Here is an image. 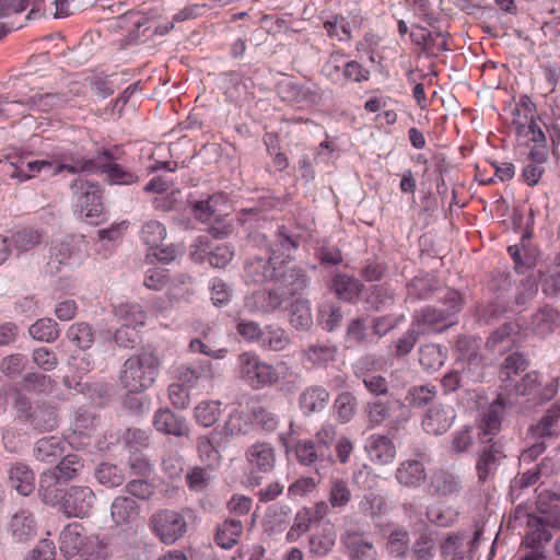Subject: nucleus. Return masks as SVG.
Instances as JSON below:
<instances>
[{
    "mask_svg": "<svg viewBox=\"0 0 560 560\" xmlns=\"http://www.w3.org/2000/svg\"><path fill=\"white\" fill-rule=\"evenodd\" d=\"M276 203L277 199L266 200L260 208L242 209L237 213L238 223L249 231V241L262 248V254L245 264L246 279L261 287L247 299V305L266 314L280 306V255L268 240L269 236H280Z\"/></svg>",
    "mask_w": 560,
    "mask_h": 560,
    "instance_id": "nucleus-1",
    "label": "nucleus"
},
{
    "mask_svg": "<svg viewBox=\"0 0 560 560\" xmlns=\"http://www.w3.org/2000/svg\"><path fill=\"white\" fill-rule=\"evenodd\" d=\"M18 153L19 163V182L28 180L42 172L48 176H56L63 172L69 174H78L79 170L85 166L89 170V165L92 163L81 164L78 160V153L72 152L62 145H57L50 150L42 160H31L32 153Z\"/></svg>",
    "mask_w": 560,
    "mask_h": 560,
    "instance_id": "nucleus-2",
    "label": "nucleus"
},
{
    "mask_svg": "<svg viewBox=\"0 0 560 560\" xmlns=\"http://www.w3.org/2000/svg\"><path fill=\"white\" fill-rule=\"evenodd\" d=\"M160 366L159 355L143 348L122 363L118 375L119 384L130 394L143 393L154 384Z\"/></svg>",
    "mask_w": 560,
    "mask_h": 560,
    "instance_id": "nucleus-3",
    "label": "nucleus"
},
{
    "mask_svg": "<svg viewBox=\"0 0 560 560\" xmlns=\"http://www.w3.org/2000/svg\"><path fill=\"white\" fill-rule=\"evenodd\" d=\"M10 395L13 399V407L18 418L23 420L32 430L50 432L59 425L58 407L49 400L32 404L30 397L20 388H11Z\"/></svg>",
    "mask_w": 560,
    "mask_h": 560,
    "instance_id": "nucleus-4",
    "label": "nucleus"
},
{
    "mask_svg": "<svg viewBox=\"0 0 560 560\" xmlns=\"http://www.w3.org/2000/svg\"><path fill=\"white\" fill-rule=\"evenodd\" d=\"M439 305H427L415 315V324L443 332L455 323L447 320L460 312L464 299L459 291L446 289L444 294L438 296Z\"/></svg>",
    "mask_w": 560,
    "mask_h": 560,
    "instance_id": "nucleus-5",
    "label": "nucleus"
},
{
    "mask_svg": "<svg viewBox=\"0 0 560 560\" xmlns=\"http://www.w3.org/2000/svg\"><path fill=\"white\" fill-rule=\"evenodd\" d=\"M70 190L79 218L93 225L105 221L103 188L98 183L78 177L71 182Z\"/></svg>",
    "mask_w": 560,
    "mask_h": 560,
    "instance_id": "nucleus-6",
    "label": "nucleus"
},
{
    "mask_svg": "<svg viewBox=\"0 0 560 560\" xmlns=\"http://www.w3.org/2000/svg\"><path fill=\"white\" fill-rule=\"evenodd\" d=\"M84 468V462L78 454H68L49 470L39 477V493L44 502H51L56 498V489L62 483L75 479Z\"/></svg>",
    "mask_w": 560,
    "mask_h": 560,
    "instance_id": "nucleus-7",
    "label": "nucleus"
},
{
    "mask_svg": "<svg viewBox=\"0 0 560 560\" xmlns=\"http://www.w3.org/2000/svg\"><path fill=\"white\" fill-rule=\"evenodd\" d=\"M95 494L85 486H71L56 489V498L45 504L57 508L67 517H85L92 512Z\"/></svg>",
    "mask_w": 560,
    "mask_h": 560,
    "instance_id": "nucleus-8",
    "label": "nucleus"
},
{
    "mask_svg": "<svg viewBox=\"0 0 560 560\" xmlns=\"http://www.w3.org/2000/svg\"><path fill=\"white\" fill-rule=\"evenodd\" d=\"M78 160L81 164L92 163L89 165V170H85V166L82 170H79V173H102L106 174L107 180L112 185H132L139 180V176L124 168L120 164H118L117 156L110 150H102L96 158L93 159H84L78 154Z\"/></svg>",
    "mask_w": 560,
    "mask_h": 560,
    "instance_id": "nucleus-9",
    "label": "nucleus"
},
{
    "mask_svg": "<svg viewBox=\"0 0 560 560\" xmlns=\"http://www.w3.org/2000/svg\"><path fill=\"white\" fill-rule=\"evenodd\" d=\"M476 472L478 481L486 483L493 479L499 468L508 458L505 443L501 439L478 440Z\"/></svg>",
    "mask_w": 560,
    "mask_h": 560,
    "instance_id": "nucleus-10",
    "label": "nucleus"
},
{
    "mask_svg": "<svg viewBox=\"0 0 560 560\" xmlns=\"http://www.w3.org/2000/svg\"><path fill=\"white\" fill-rule=\"evenodd\" d=\"M240 376L253 388H261L278 381L276 369L260 361L259 357L252 352H243L238 355Z\"/></svg>",
    "mask_w": 560,
    "mask_h": 560,
    "instance_id": "nucleus-11",
    "label": "nucleus"
},
{
    "mask_svg": "<svg viewBox=\"0 0 560 560\" xmlns=\"http://www.w3.org/2000/svg\"><path fill=\"white\" fill-rule=\"evenodd\" d=\"M150 527L159 539L172 545L177 541L187 530L185 516L173 510H162L150 517Z\"/></svg>",
    "mask_w": 560,
    "mask_h": 560,
    "instance_id": "nucleus-12",
    "label": "nucleus"
},
{
    "mask_svg": "<svg viewBox=\"0 0 560 560\" xmlns=\"http://www.w3.org/2000/svg\"><path fill=\"white\" fill-rule=\"evenodd\" d=\"M233 421L234 418L231 417L221 430L215 429L210 433V435H202L198 438L197 450L199 458L207 468L212 469L219 465L221 455L218 447L220 446L223 436L234 434V430L232 428Z\"/></svg>",
    "mask_w": 560,
    "mask_h": 560,
    "instance_id": "nucleus-13",
    "label": "nucleus"
},
{
    "mask_svg": "<svg viewBox=\"0 0 560 560\" xmlns=\"http://www.w3.org/2000/svg\"><path fill=\"white\" fill-rule=\"evenodd\" d=\"M174 381L190 390L198 386L201 381H212L214 372L212 363L208 360H198L184 363L173 369Z\"/></svg>",
    "mask_w": 560,
    "mask_h": 560,
    "instance_id": "nucleus-14",
    "label": "nucleus"
},
{
    "mask_svg": "<svg viewBox=\"0 0 560 560\" xmlns=\"http://www.w3.org/2000/svg\"><path fill=\"white\" fill-rule=\"evenodd\" d=\"M81 242L82 240L74 235H66L61 240L52 242L49 249L47 271L50 275L58 273L61 266L68 265L71 258L80 254Z\"/></svg>",
    "mask_w": 560,
    "mask_h": 560,
    "instance_id": "nucleus-15",
    "label": "nucleus"
},
{
    "mask_svg": "<svg viewBox=\"0 0 560 560\" xmlns=\"http://www.w3.org/2000/svg\"><path fill=\"white\" fill-rule=\"evenodd\" d=\"M407 404L400 398L392 396L375 398L365 406V413L369 425L372 428L380 427L393 419L395 410L406 411Z\"/></svg>",
    "mask_w": 560,
    "mask_h": 560,
    "instance_id": "nucleus-16",
    "label": "nucleus"
},
{
    "mask_svg": "<svg viewBox=\"0 0 560 560\" xmlns=\"http://www.w3.org/2000/svg\"><path fill=\"white\" fill-rule=\"evenodd\" d=\"M505 406L506 401L502 395H499L489 405L478 424V440H494L493 436L497 435L502 429V420L505 416Z\"/></svg>",
    "mask_w": 560,
    "mask_h": 560,
    "instance_id": "nucleus-17",
    "label": "nucleus"
},
{
    "mask_svg": "<svg viewBox=\"0 0 560 560\" xmlns=\"http://www.w3.org/2000/svg\"><path fill=\"white\" fill-rule=\"evenodd\" d=\"M153 427L156 431L176 438H189L190 428L183 416H178L170 408H159L153 416Z\"/></svg>",
    "mask_w": 560,
    "mask_h": 560,
    "instance_id": "nucleus-18",
    "label": "nucleus"
},
{
    "mask_svg": "<svg viewBox=\"0 0 560 560\" xmlns=\"http://www.w3.org/2000/svg\"><path fill=\"white\" fill-rule=\"evenodd\" d=\"M8 485L19 494L28 497L35 490V474L28 464L22 460L11 463L8 470Z\"/></svg>",
    "mask_w": 560,
    "mask_h": 560,
    "instance_id": "nucleus-19",
    "label": "nucleus"
},
{
    "mask_svg": "<svg viewBox=\"0 0 560 560\" xmlns=\"http://www.w3.org/2000/svg\"><path fill=\"white\" fill-rule=\"evenodd\" d=\"M454 418L443 404L432 405L422 418V428L429 434L442 435L452 427Z\"/></svg>",
    "mask_w": 560,
    "mask_h": 560,
    "instance_id": "nucleus-20",
    "label": "nucleus"
},
{
    "mask_svg": "<svg viewBox=\"0 0 560 560\" xmlns=\"http://www.w3.org/2000/svg\"><path fill=\"white\" fill-rule=\"evenodd\" d=\"M560 432V405H551L537 423L528 428V435L533 439L557 436Z\"/></svg>",
    "mask_w": 560,
    "mask_h": 560,
    "instance_id": "nucleus-21",
    "label": "nucleus"
},
{
    "mask_svg": "<svg viewBox=\"0 0 560 560\" xmlns=\"http://www.w3.org/2000/svg\"><path fill=\"white\" fill-rule=\"evenodd\" d=\"M429 489L434 497L447 498L459 494L462 486L457 476L445 469H439L430 476Z\"/></svg>",
    "mask_w": 560,
    "mask_h": 560,
    "instance_id": "nucleus-22",
    "label": "nucleus"
},
{
    "mask_svg": "<svg viewBox=\"0 0 560 560\" xmlns=\"http://www.w3.org/2000/svg\"><path fill=\"white\" fill-rule=\"evenodd\" d=\"M363 288L364 285L359 279L346 273L335 275L330 282V289L336 296L352 304L358 302Z\"/></svg>",
    "mask_w": 560,
    "mask_h": 560,
    "instance_id": "nucleus-23",
    "label": "nucleus"
},
{
    "mask_svg": "<svg viewBox=\"0 0 560 560\" xmlns=\"http://www.w3.org/2000/svg\"><path fill=\"white\" fill-rule=\"evenodd\" d=\"M8 533L18 542L30 540L36 534L33 514L27 510H20L14 513L9 522Z\"/></svg>",
    "mask_w": 560,
    "mask_h": 560,
    "instance_id": "nucleus-24",
    "label": "nucleus"
},
{
    "mask_svg": "<svg viewBox=\"0 0 560 560\" xmlns=\"http://www.w3.org/2000/svg\"><path fill=\"white\" fill-rule=\"evenodd\" d=\"M395 477L404 487L418 488L425 481L427 470L422 462L407 459L399 465Z\"/></svg>",
    "mask_w": 560,
    "mask_h": 560,
    "instance_id": "nucleus-25",
    "label": "nucleus"
},
{
    "mask_svg": "<svg viewBox=\"0 0 560 560\" xmlns=\"http://www.w3.org/2000/svg\"><path fill=\"white\" fill-rule=\"evenodd\" d=\"M84 528L78 523L67 525L60 533L59 549L66 558H72L80 553L85 539Z\"/></svg>",
    "mask_w": 560,
    "mask_h": 560,
    "instance_id": "nucleus-26",
    "label": "nucleus"
},
{
    "mask_svg": "<svg viewBox=\"0 0 560 560\" xmlns=\"http://www.w3.org/2000/svg\"><path fill=\"white\" fill-rule=\"evenodd\" d=\"M411 293L417 299L428 300L436 295L444 294L446 289H443V283L439 278L432 273H424L416 276L409 283Z\"/></svg>",
    "mask_w": 560,
    "mask_h": 560,
    "instance_id": "nucleus-27",
    "label": "nucleus"
},
{
    "mask_svg": "<svg viewBox=\"0 0 560 560\" xmlns=\"http://www.w3.org/2000/svg\"><path fill=\"white\" fill-rule=\"evenodd\" d=\"M65 441L55 435L37 440L33 447V456L43 463H52L65 453Z\"/></svg>",
    "mask_w": 560,
    "mask_h": 560,
    "instance_id": "nucleus-28",
    "label": "nucleus"
},
{
    "mask_svg": "<svg viewBox=\"0 0 560 560\" xmlns=\"http://www.w3.org/2000/svg\"><path fill=\"white\" fill-rule=\"evenodd\" d=\"M560 314L551 306L540 307L530 318L528 324L530 330L539 336L545 337L551 334L558 326Z\"/></svg>",
    "mask_w": 560,
    "mask_h": 560,
    "instance_id": "nucleus-29",
    "label": "nucleus"
},
{
    "mask_svg": "<svg viewBox=\"0 0 560 560\" xmlns=\"http://www.w3.org/2000/svg\"><path fill=\"white\" fill-rule=\"evenodd\" d=\"M284 446L287 454L294 451L298 462L302 465H311L316 460H327L330 464L335 462L331 454L318 450L313 441L299 442L293 448L287 443H284Z\"/></svg>",
    "mask_w": 560,
    "mask_h": 560,
    "instance_id": "nucleus-30",
    "label": "nucleus"
},
{
    "mask_svg": "<svg viewBox=\"0 0 560 560\" xmlns=\"http://www.w3.org/2000/svg\"><path fill=\"white\" fill-rule=\"evenodd\" d=\"M330 398L329 392L323 386H311L300 396V406L305 415L320 412Z\"/></svg>",
    "mask_w": 560,
    "mask_h": 560,
    "instance_id": "nucleus-31",
    "label": "nucleus"
},
{
    "mask_svg": "<svg viewBox=\"0 0 560 560\" xmlns=\"http://www.w3.org/2000/svg\"><path fill=\"white\" fill-rule=\"evenodd\" d=\"M527 533L524 537L523 545L530 549L540 550L546 544H548L552 535L548 530V526L539 520L537 515H530L527 520Z\"/></svg>",
    "mask_w": 560,
    "mask_h": 560,
    "instance_id": "nucleus-32",
    "label": "nucleus"
},
{
    "mask_svg": "<svg viewBox=\"0 0 560 560\" xmlns=\"http://www.w3.org/2000/svg\"><path fill=\"white\" fill-rule=\"evenodd\" d=\"M287 313L290 325L296 330H307L313 324L310 303L303 298H298L287 306Z\"/></svg>",
    "mask_w": 560,
    "mask_h": 560,
    "instance_id": "nucleus-33",
    "label": "nucleus"
},
{
    "mask_svg": "<svg viewBox=\"0 0 560 560\" xmlns=\"http://www.w3.org/2000/svg\"><path fill=\"white\" fill-rule=\"evenodd\" d=\"M455 362H464L486 358L481 351L480 339L470 335H458L454 342Z\"/></svg>",
    "mask_w": 560,
    "mask_h": 560,
    "instance_id": "nucleus-34",
    "label": "nucleus"
},
{
    "mask_svg": "<svg viewBox=\"0 0 560 560\" xmlns=\"http://www.w3.org/2000/svg\"><path fill=\"white\" fill-rule=\"evenodd\" d=\"M465 535L460 533H451L441 542V556L450 560H471L472 555L465 545Z\"/></svg>",
    "mask_w": 560,
    "mask_h": 560,
    "instance_id": "nucleus-35",
    "label": "nucleus"
},
{
    "mask_svg": "<svg viewBox=\"0 0 560 560\" xmlns=\"http://www.w3.org/2000/svg\"><path fill=\"white\" fill-rule=\"evenodd\" d=\"M110 514L117 525L129 524L139 516V506L129 497H117L112 503Z\"/></svg>",
    "mask_w": 560,
    "mask_h": 560,
    "instance_id": "nucleus-36",
    "label": "nucleus"
},
{
    "mask_svg": "<svg viewBox=\"0 0 560 560\" xmlns=\"http://www.w3.org/2000/svg\"><path fill=\"white\" fill-rule=\"evenodd\" d=\"M527 368L528 360L525 355L517 351L513 352L503 360L499 370V378L504 384V387L509 388L514 376L523 373Z\"/></svg>",
    "mask_w": 560,
    "mask_h": 560,
    "instance_id": "nucleus-37",
    "label": "nucleus"
},
{
    "mask_svg": "<svg viewBox=\"0 0 560 560\" xmlns=\"http://www.w3.org/2000/svg\"><path fill=\"white\" fill-rule=\"evenodd\" d=\"M225 202L222 194H213L205 200L190 202L192 215L200 222H210L217 220L221 214L218 213V205Z\"/></svg>",
    "mask_w": 560,
    "mask_h": 560,
    "instance_id": "nucleus-38",
    "label": "nucleus"
},
{
    "mask_svg": "<svg viewBox=\"0 0 560 560\" xmlns=\"http://www.w3.org/2000/svg\"><path fill=\"white\" fill-rule=\"evenodd\" d=\"M54 387L55 381L51 376L37 372H30L25 374L19 384L14 385L12 388H20L22 389V393L44 394L50 393Z\"/></svg>",
    "mask_w": 560,
    "mask_h": 560,
    "instance_id": "nucleus-39",
    "label": "nucleus"
},
{
    "mask_svg": "<svg viewBox=\"0 0 560 560\" xmlns=\"http://www.w3.org/2000/svg\"><path fill=\"white\" fill-rule=\"evenodd\" d=\"M352 560H375L376 552L371 542L358 533H348L343 539Z\"/></svg>",
    "mask_w": 560,
    "mask_h": 560,
    "instance_id": "nucleus-40",
    "label": "nucleus"
},
{
    "mask_svg": "<svg viewBox=\"0 0 560 560\" xmlns=\"http://www.w3.org/2000/svg\"><path fill=\"white\" fill-rule=\"evenodd\" d=\"M189 350L194 353L205 354L212 359H223L226 353V348L215 349L213 342V330L208 328L201 332V337L194 338L189 342Z\"/></svg>",
    "mask_w": 560,
    "mask_h": 560,
    "instance_id": "nucleus-41",
    "label": "nucleus"
},
{
    "mask_svg": "<svg viewBox=\"0 0 560 560\" xmlns=\"http://www.w3.org/2000/svg\"><path fill=\"white\" fill-rule=\"evenodd\" d=\"M455 365L456 371L468 387L481 383L486 377V358L474 361L455 362Z\"/></svg>",
    "mask_w": 560,
    "mask_h": 560,
    "instance_id": "nucleus-42",
    "label": "nucleus"
},
{
    "mask_svg": "<svg viewBox=\"0 0 560 560\" xmlns=\"http://www.w3.org/2000/svg\"><path fill=\"white\" fill-rule=\"evenodd\" d=\"M28 334L36 341L51 343L59 338L60 328L52 318L43 317L28 327Z\"/></svg>",
    "mask_w": 560,
    "mask_h": 560,
    "instance_id": "nucleus-43",
    "label": "nucleus"
},
{
    "mask_svg": "<svg viewBox=\"0 0 560 560\" xmlns=\"http://www.w3.org/2000/svg\"><path fill=\"white\" fill-rule=\"evenodd\" d=\"M66 337L73 346L83 351L90 349L95 340L92 326L85 322L72 324L67 329Z\"/></svg>",
    "mask_w": 560,
    "mask_h": 560,
    "instance_id": "nucleus-44",
    "label": "nucleus"
},
{
    "mask_svg": "<svg viewBox=\"0 0 560 560\" xmlns=\"http://www.w3.org/2000/svg\"><path fill=\"white\" fill-rule=\"evenodd\" d=\"M436 394L435 386L415 385L407 390L404 401L407 402L409 410L411 408L423 409L434 400Z\"/></svg>",
    "mask_w": 560,
    "mask_h": 560,
    "instance_id": "nucleus-45",
    "label": "nucleus"
},
{
    "mask_svg": "<svg viewBox=\"0 0 560 560\" xmlns=\"http://www.w3.org/2000/svg\"><path fill=\"white\" fill-rule=\"evenodd\" d=\"M306 284L307 277L301 267H285V269L282 270V294H301L306 288Z\"/></svg>",
    "mask_w": 560,
    "mask_h": 560,
    "instance_id": "nucleus-46",
    "label": "nucleus"
},
{
    "mask_svg": "<svg viewBox=\"0 0 560 560\" xmlns=\"http://www.w3.org/2000/svg\"><path fill=\"white\" fill-rule=\"evenodd\" d=\"M358 405V398L353 393L345 390L338 394L334 401L337 420L343 424L349 423L357 415Z\"/></svg>",
    "mask_w": 560,
    "mask_h": 560,
    "instance_id": "nucleus-47",
    "label": "nucleus"
},
{
    "mask_svg": "<svg viewBox=\"0 0 560 560\" xmlns=\"http://www.w3.org/2000/svg\"><path fill=\"white\" fill-rule=\"evenodd\" d=\"M243 532V524L238 520H228L218 527L214 540L223 549H230L237 544Z\"/></svg>",
    "mask_w": 560,
    "mask_h": 560,
    "instance_id": "nucleus-48",
    "label": "nucleus"
},
{
    "mask_svg": "<svg viewBox=\"0 0 560 560\" xmlns=\"http://www.w3.org/2000/svg\"><path fill=\"white\" fill-rule=\"evenodd\" d=\"M247 458L253 467L261 471L271 470L276 463L273 450L265 443L249 447Z\"/></svg>",
    "mask_w": 560,
    "mask_h": 560,
    "instance_id": "nucleus-49",
    "label": "nucleus"
},
{
    "mask_svg": "<svg viewBox=\"0 0 560 560\" xmlns=\"http://www.w3.org/2000/svg\"><path fill=\"white\" fill-rule=\"evenodd\" d=\"M511 257L513 258L515 270L518 273H524L526 270H534L537 264V252L525 244L518 246L513 245L508 248Z\"/></svg>",
    "mask_w": 560,
    "mask_h": 560,
    "instance_id": "nucleus-50",
    "label": "nucleus"
},
{
    "mask_svg": "<svg viewBox=\"0 0 560 560\" xmlns=\"http://www.w3.org/2000/svg\"><path fill=\"white\" fill-rule=\"evenodd\" d=\"M445 358L440 345L425 343L419 348V363L428 372L438 371L444 364Z\"/></svg>",
    "mask_w": 560,
    "mask_h": 560,
    "instance_id": "nucleus-51",
    "label": "nucleus"
},
{
    "mask_svg": "<svg viewBox=\"0 0 560 560\" xmlns=\"http://www.w3.org/2000/svg\"><path fill=\"white\" fill-rule=\"evenodd\" d=\"M525 121L514 118L512 121V128L514 129L517 137H529V140L539 144H546V136L541 130L540 126L534 119L532 115L529 118L527 115L524 117Z\"/></svg>",
    "mask_w": 560,
    "mask_h": 560,
    "instance_id": "nucleus-52",
    "label": "nucleus"
},
{
    "mask_svg": "<svg viewBox=\"0 0 560 560\" xmlns=\"http://www.w3.org/2000/svg\"><path fill=\"white\" fill-rule=\"evenodd\" d=\"M370 452L381 464H388L395 458L396 447L390 438L372 435L370 438Z\"/></svg>",
    "mask_w": 560,
    "mask_h": 560,
    "instance_id": "nucleus-53",
    "label": "nucleus"
},
{
    "mask_svg": "<svg viewBox=\"0 0 560 560\" xmlns=\"http://www.w3.org/2000/svg\"><path fill=\"white\" fill-rule=\"evenodd\" d=\"M220 406V401H200L194 409V418L196 422L205 428L214 424L221 415Z\"/></svg>",
    "mask_w": 560,
    "mask_h": 560,
    "instance_id": "nucleus-54",
    "label": "nucleus"
},
{
    "mask_svg": "<svg viewBox=\"0 0 560 560\" xmlns=\"http://www.w3.org/2000/svg\"><path fill=\"white\" fill-rule=\"evenodd\" d=\"M410 535L405 528L393 530L386 542V550L396 559L406 558L409 551Z\"/></svg>",
    "mask_w": 560,
    "mask_h": 560,
    "instance_id": "nucleus-55",
    "label": "nucleus"
},
{
    "mask_svg": "<svg viewBox=\"0 0 560 560\" xmlns=\"http://www.w3.org/2000/svg\"><path fill=\"white\" fill-rule=\"evenodd\" d=\"M166 236V229L158 220H149L143 223L140 231V238L152 248H159Z\"/></svg>",
    "mask_w": 560,
    "mask_h": 560,
    "instance_id": "nucleus-56",
    "label": "nucleus"
},
{
    "mask_svg": "<svg viewBox=\"0 0 560 560\" xmlns=\"http://www.w3.org/2000/svg\"><path fill=\"white\" fill-rule=\"evenodd\" d=\"M544 277L541 269L532 270L520 284V291L515 298L517 304H525L532 300L538 291L539 282Z\"/></svg>",
    "mask_w": 560,
    "mask_h": 560,
    "instance_id": "nucleus-57",
    "label": "nucleus"
},
{
    "mask_svg": "<svg viewBox=\"0 0 560 560\" xmlns=\"http://www.w3.org/2000/svg\"><path fill=\"white\" fill-rule=\"evenodd\" d=\"M393 301L392 290L384 284L372 285L365 296L366 310L370 311H378L383 306L390 305Z\"/></svg>",
    "mask_w": 560,
    "mask_h": 560,
    "instance_id": "nucleus-58",
    "label": "nucleus"
},
{
    "mask_svg": "<svg viewBox=\"0 0 560 560\" xmlns=\"http://www.w3.org/2000/svg\"><path fill=\"white\" fill-rule=\"evenodd\" d=\"M94 476L101 485L106 487H118L125 480L121 469L110 463L100 464L95 469Z\"/></svg>",
    "mask_w": 560,
    "mask_h": 560,
    "instance_id": "nucleus-59",
    "label": "nucleus"
},
{
    "mask_svg": "<svg viewBox=\"0 0 560 560\" xmlns=\"http://www.w3.org/2000/svg\"><path fill=\"white\" fill-rule=\"evenodd\" d=\"M12 243L18 252H27L43 241V235L38 230L24 228L12 235Z\"/></svg>",
    "mask_w": 560,
    "mask_h": 560,
    "instance_id": "nucleus-60",
    "label": "nucleus"
},
{
    "mask_svg": "<svg viewBox=\"0 0 560 560\" xmlns=\"http://www.w3.org/2000/svg\"><path fill=\"white\" fill-rule=\"evenodd\" d=\"M67 97L60 93H45L34 94L30 96L24 104L35 106L38 110L49 112L51 109L61 107L67 103Z\"/></svg>",
    "mask_w": 560,
    "mask_h": 560,
    "instance_id": "nucleus-61",
    "label": "nucleus"
},
{
    "mask_svg": "<svg viewBox=\"0 0 560 560\" xmlns=\"http://www.w3.org/2000/svg\"><path fill=\"white\" fill-rule=\"evenodd\" d=\"M560 503V486H555L552 488L541 489L536 499V511L538 512V516H544L553 509H556Z\"/></svg>",
    "mask_w": 560,
    "mask_h": 560,
    "instance_id": "nucleus-62",
    "label": "nucleus"
},
{
    "mask_svg": "<svg viewBox=\"0 0 560 560\" xmlns=\"http://www.w3.org/2000/svg\"><path fill=\"white\" fill-rule=\"evenodd\" d=\"M79 556L84 560H103L108 556V548L98 536H86Z\"/></svg>",
    "mask_w": 560,
    "mask_h": 560,
    "instance_id": "nucleus-63",
    "label": "nucleus"
},
{
    "mask_svg": "<svg viewBox=\"0 0 560 560\" xmlns=\"http://www.w3.org/2000/svg\"><path fill=\"white\" fill-rule=\"evenodd\" d=\"M115 314L124 319L122 325L128 326L143 325L147 317L138 303H120L115 308Z\"/></svg>",
    "mask_w": 560,
    "mask_h": 560,
    "instance_id": "nucleus-64",
    "label": "nucleus"
}]
</instances>
